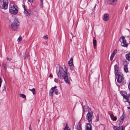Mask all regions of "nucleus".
I'll return each instance as SVG.
<instances>
[{
	"label": "nucleus",
	"instance_id": "nucleus-39",
	"mask_svg": "<svg viewBox=\"0 0 130 130\" xmlns=\"http://www.w3.org/2000/svg\"><path fill=\"white\" fill-rule=\"evenodd\" d=\"M56 78H55V79L54 81H55V82H57L56 81Z\"/></svg>",
	"mask_w": 130,
	"mask_h": 130
},
{
	"label": "nucleus",
	"instance_id": "nucleus-8",
	"mask_svg": "<svg viewBox=\"0 0 130 130\" xmlns=\"http://www.w3.org/2000/svg\"><path fill=\"white\" fill-rule=\"evenodd\" d=\"M112 127L115 130H124V129L122 126L117 127L113 126Z\"/></svg>",
	"mask_w": 130,
	"mask_h": 130
},
{
	"label": "nucleus",
	"instance_id": "nucleus-33",
	"mask_svg": "<svg viewBox=\"0 0 130 130\" xmlns=\"http://www.w3.org/2000/svg\"><path fill=\"white\" fill-rule=\"evenodd\" d=\"M33 0H28V2H30L32 4L33 2Z\"/></svg>",
	"mask_w": 130,
	"mask_h": 130
},
{
	"label": "nucleus",
	"instance_id": "nucleus-36",
	"mask_svg": "<svg viewBox=\"0 0 130 130\" xmlns=\"http://www.w3.org/2000/svg\"><path fill=\"white\" fill-rule=\"evenodd\" d=\"M3 67H4V68H6V65L5 64H4L3 65Z\"/></svg>",
	"mask_w": 130,
	"mask_h": 130
},
{
	"label": "nucleus",
	"instance_id": "nucleus-1",
	"mask_svg": "<svg viewBox=\"0 0 130 130\" xmlns=\"http://www.w3.org/2000/svg\"><path fill=\"white\" fill-rule=\"evenodd\" d=\"M57 75L59 78L64 79L66 83L69 84H70V81L68 78L70 75V73L68 72L65 66L64 68L60 67L56 68Z\"/></svg>",
	"mask_w": 130,
	"mask_h": 130
},
{
	"label": "nucleus",
	"instance_id": "nucleus-29",
	"mask_svg": "<svg viewBox=\"0 0 130 130\" xmlns=\"http://www.w3.org/2000/svg\"><path fill=\"white\" fill-rule=\"evenodd\" d=\"M115 55L112 54L110 58V60H112L113 59V58L114 56Z\"/></svg>",
	"mask_w": 130,
	"mask_h": 130
},
{
	"label": "nucleus",
	"instance_id": "nucleus-14",
	"mask_svg": "<svg viewBox=\"0 0 130 130\" xmlns=\"http://www.w3.org/2000/svg\"><path fill=\"white\" fill-rule=\"evenodd\" d=\"M110 117L111 119L113 121H116L117 120V118L116 117L114 116L113 114H111L110 115Z\"/></svg>",
	"mask_w": 130,
	"mask_h": 130
},
{
	"label": "nucleus",
	"instance_id": "nucleus-18",
	"mask_svg": "<svg viewBox=\"0 0 130 130\" xmlns=\"http://www.w3.org/2000/svg\"><path fill=\"white\" fill-rule=\"evenodd\" d=\"M125 56L126 59L130 61V53L126 54Z\"/></svg>",
	"mask_w": 130,
	"mask_h": 130
},
{
	"label": "nucleus",
	"instance_id": "nucleus-40",
	"mask_svg": "<svg viewBox=\"0 0 130 130\" xmlns=\"http://www.w3.org/2000/svg\"><path fill=\"white\" fill-rule=\"evenodd\" d=\"M70 68L71 69V70H73V68Z\"/></svg>",
	"mask_w": 130,
	"mask_h": 130
},
{
	"label": "nucleus",
	"instance_id": "nucleus-22",
	"mask_svg": "<svg viewBox=\"0 0 130 130\" xmlns=\"http://www.w3.org/2000/svg\"><path fill=\"white\" fill-rule=\"evenodd\" d=\"M29 90L32 92L33 94L34 95L35 93V89L34 88L31 89H29Z\"/></svg>",
	"mask_w": 130,
	"mask_h": 130
},
{
	"label": "nucleus",
	"instance_id": "nucleus-43",
	"mask_svg": "<svg viewBox=\"0 0 130 130\" xmlns=\"http://www.w3.org/2000/svg\"><path fill=\"white\" fill-rule=\"evenodd\" d=\"M11 60V59H9V60Z\"/></svg>",
	"mask_w": 130,
	"mask_h": 130
},
{
	"label": "nucleus",
	"instance_id": "nucleus-38",
	"mask_svg": "<svg viewBox=\"0 0 130 130\" xmlns=\"http://www.w3.org/2000/svg\"><path fill=\"white\" fill-rule=\"evenodd\" d=\"M127 108L128 109H130V107H127Z\"/></svg>",
	"mask_w": 130,
	"mask_h": 130
},
{
	"label": "nucleus",
	"instance_id": "nucleus-12",
	"mask_svg": "<svg viewBox=\"0 0 130 130\" xmlns=\"http://www.w3.org/2000/svg\"><path fill=\"white\" fill-rule=\"evenodd\" d=\"M117 0H108V2L110 4L115 5L116 4Z\"/></svg>",
	"mask_w": 130,
	"mask_h": 130
},
{
	"label": "nucleus",
	"instance_id": "nucleus-35",
	"mask_svg": "<svg viewBox=\"0 0 130 130\" xmlns=\"http://www.w3.org/2000/svg\"><path fill=\"white\" fill-rule=\"evenodd\" d=\"M128 87L130 92V83H129L128 85Z\"/></svg>",
	"mask_w": 130,
	"mask_h": 130
},
{
	"label": "nucleus",
	"instance_id": "nucleus-20",
	"mask_svg": "<svg viewBox=\"0 0 130 130\" xmlns=\"http://www.w3.org/2000/svg\"><path fill=\"white\" fill-rule=\"evenodd\" d=\"M25 10L24 11V13L25 14V15L26 16H28L29 15L30 13L29 12L27 11L26 10L25 8H24Z\"/></svg>",
	"mask_w": 130,
	"mask_h": 130
},
{
	"label": "nucleus",
	"instance_id": "nucleus-24",
	"mask_svg": "<svg viewBox=\"0 0 130 130\" xmlns=\"http://www.w3.org/2000/svg\"><path fill=\"white\" fill-rule=\"evenodd\" d=\"M93 43L94 47H95L96 46V41L95 40H93Z\"/></svg>",
	"mask_w": 130,
	"mask_h": 130
},
{
	"label": "nucleus",
	"instance_id": "nucleus-7",
	"mask_svg": "<svg viewBox=\"0 0 130 130\" xmlns=\"http://www.w3.org/2000/svg\"><path fill=\"white\" fill-rule=\"evenodd\" d=\"M121 38L122 40V42L121 43L122 46L124 47H127L128 45V44L126 41L124 37L123 36L121 37L120 38V40L121 39Z\"/></svg>",
	"mask_w": 130,
	"mask_h": 130
},
{
	"label": "nucleus",
	"instance_id": "nucleus-4",
	"mask_svg": "<svg viewBox=\"0 0 130 130\" xmlns=\"http://www.w3.org/2000/svg\"><path fill=\"white\" fill-rule=\"evenodd\" d=\"M118 83H121L124 79V76L123 74L120 73H118L116 75Z\"/></svg>",
	"mask_w": 130,
	"mask_h": 130
},
{
	"label": "nucleus",
	"instance_id": "nucleus-31",
	"mask_svg": "<svg viewBox=\"0 0 130 130\" xmlns=\"http://www.w3.org/2000/svg\"><path fill=\"white\" fill-rule=\"evenodd\" d=\"M43 38L45 39H47L48 38V36L46 35L43 37Z\"/></svg>",
	"mask_w": 130,
	"mask_h": 130
},
{
	"label": "nucleus",
	"instance_id": "nucleus-37",
	"mask_svg": "<svg viewBox=\"0 0 130 130\" xmlns=\"http://www.w3.org/2000/svg\"><path fill=\"white\" fill-rule=\"evenodd\" d=\"M53 76V75L52 74H50L49 75V77H52Z\"/></svg>",
	"mask_w": 130,
	"mask_h": 130
},
{
	"label": "nucleus",
	"instance_id": "nucleus-19",
	"mask_svg": "<svg viewBox=\"0 0 130 130\" xmlns=\"http://www.w3.org/2000/svg\"><path fill=\"white\" fill-rule=\"evenodd\" d=\"M123 119L122 118L121 119L119 120L117 122L119 124V125L123 123Z\"/></svg>",
	"mask_w": 130,
	"mask_h": 130
},
{
	"label": "nucleus",
	"instance_id": "nucleus-3",
	"mask_svg": "<svg viewBox=\"0 0 130 130\" xmlns=\"http://www.w3.org/2000/svg\"><path fill=\"white\" fill-rule=\"evenodd\" d=\"M9 10L11 14L14 15L16 14L18 12L16 6L13 3L10 4Z\"/></svg>",
	"mask_w": 130,
	"mask_h": 130
},
{
	"label": "nucleus",
	"instance_id": "nucleus-41",
	"mask_svg": "<svg viewBox=\"0 0 130 130\" xmlns=\"http://www.w3.org/2000/svg\"><path fill=\"white\" fill-rule=\"evenodd\" d=\"M95 7H96V5L94 6V9L95 8Z\"/></svg>",
	"mask_w": 130,
	"mask_h": 130
},
{
	"label": "nucleus",
	"instance_id": "nucleus-5",
	"mask_svg": "<svg viewBox=\"0 0 130 130\" xmlns=\"http://www.w3.org/2000/svg\"><path fill=\"white\" fill-rule=\"evenodd\" d=\"M93 118V116L92 112H89L87 114L86 119L88 120V121L89 122H91Z\"/></svg>",
	"mask_w": 130,
	"mask_h": 130
},
{
	"label": "nucleus",
	"instance_id": "nucleus-13",
	"mask_svg": "<svg viewBox=\"0 0 130 130\" xmlns=\"http://www.w3.org/2000/svg\"><path fill=\"white\" fill-rule=\"evenodd\" d=\"M83 110L85 111H88L89 112L90 111V109L87 106H85L83 107Z\"/></svg>",
	"mask_w": 130,
	"mask_h": 130
},
{
	"label": "nucleus",
	"instance_id": "nucleus-26",
	"mask_svg": "<svg viewBox=\"0 0 130 130\" xmlns=\"http://www.w3.org/2000/svg\"><path fill=\"white\" fill-rule=\"evenodd\" d=\"M43 0H40V7H43Z\"/></svg>",
	"mask_w": 130,
	"mask_h": 130
},
{
	"label": "nucleus",
	"instance_id": "nucleus-25",
	"mask_svg": "<svg viewBox=\"0 0 130 130\" xmlns=\"http://www.w3.org/2000/svg\"><path fill=\"white\" fill-rule=\"evenodd\" d=\"M29 56L28 54H25V55L23 56V58L24 59H25L26 58V57Z\"/></svg>",
	"mask_w": 130,
	"mask_h": 130
},
{
	"label": "nucleus",
	"instance_id": "nucleus-23",
	"mask_svg": "<svg viewBox=\"0 0 130 130\" xmlns=\"http://www.w3.org/2000/svg\"><path fill=\"white\" fill-rule=\"evenodd\" d=\"M20 97L23 98H26V96L23 94H20Z\"/></svg>",
	"mask_w": 130,
	"mask_h": 130
},
{
	"label": "nucleus",
	"instance_id": "nucleus-15",
	"mask_svg": "<svg viewBox=\"0 0 130 130\" xmlns=\"http://www.w3.org/2000/svg\"><path fill=\"white\" fill-rule=\"evenodd\" d=\"M115 70L116 72V74H117L118 72V68L117 65H115L114 66Z\"/></svg>",
	"mask_w": 130,
	"mask_h": 130
},
{
	"label": "nucleus",
	"instance_id": "nucleus-21",
	"mask_svg": "<svg viewBox=\"0 0 130 130\" xmlns=\"http://www.w3.org/2000/svg\"><path fill=\"white\" fill-rule=\"evenodd\" d=\"M64 130H71L70 128L68 126V124H66L64 128Z\"/></svg>",
	"mask_w": 130,
	"mask_h": 130
},
{
	"label": "nucleus",
	"instance_id": "nucleus-10",
	"mask_svg": "<svg viewBox=\"0 0 130 130\" xmlns=\"http://www.w3.org/2000/svg\"><path fill=\"white\" fill-rule=\"evenodd\" d=\"M109 15L107 13L105 14L103 16V20L104 21H107L109 20Z\"/></svg>",
	"mask_w": 130,
	"mask_h": 130
},
{
	"label": "nucleus",
	"instance_id": "nucleus-30",
	"mask_svg": "<svg viewBox=\"0 0 130 130\" xmlns=\"http://www.w3.org/2000/svg\"><path fill=\"white\" fill-rule=\"evenodd\" d=\"M117 51L116 50H114L113 51L112 54L115 55L117 53Z\"/></svg>",
	"mask_w": 130,
	"mask_h": 130
},
{
	"label": "nucleus",
	"instance_id": "nucleus-11",
	"mask_svg": "<svg viewBox=\"0 0 130 130\" xmlns=\"http://www.w3.org/2000/svg\"><path fill=\"white\" fill-rule=\"evenodd\" d=\"M86 130H92V127L90 123H87L86 126Z\"/></svg>",
	"mask_w": 130,
	"mask_h": 130
},
{
	"label": "nucleus",
	"instance_id": "nucleus-6",
	"mask_svg": "<svg viewBox=\"0 0 130 130\" xmlns=\"http://www.w3.org/2000/svg\"><path fill=\"white\" fill-rule=\"evenodd\" d=\"M8 4V0H3V4L0 5V6L3 9H7Z\"/></svg>",
	"mask_w": 130,
	"mask_h": 130
},
{
	"label": "nucleus",
	"instance_id": "nucleus-2",
	"mask_svg": "<svg viewBox=\"0 0 130 130\" xmlns=\"http://www.w3.org/2000/svg\"><path fill=\"white\" fill-rule=\"evenodd\" d=\"M19 22L18 18L15 17L11 25L12 29L14 31L17 30L19 28Z\"/></svg>",
	"mask_w": 130,
	"mask_h": 130
},
{
	"label": "nucleus",
	"instance_id": "nucleus-16",
	"mask_svg": "<svg viewBox=\"0 0 130 130\" xmlns=\"http://www.w3.org/2000/svg\"><path fill=\"white\" fill-rule=\"evenodd\" d=\"M73 59L72 58H71L68 62L69 65L70 66H71L73 64Z\"/></svg>",
	"mask_w": 130,
	"mask_h": 130
},
{
	"label": "nucleus",
	"instance_id": "nucleus-42",
	"mask_svg": "<svg viewBox=\"0 0 130 130\" xmlns=\"http://www.w3.org/2000/svg\"><path fill=\"white\" fill-rule=\"evenodd\" d=\"M7 60H8V58H7Z\"/></svg>",
	"mask_w": 130,
	"mask_h": 130
},
{
	"label": "nucleus",
	"instance_id": "nucleus-27",
	"mask_svg": "<svg viewBox=\"0 0 130 130\" xmlns=\"http://www.w3.org/2000/svg\"><path fill=\"white\" fill-rule=\"evenodd\" d=\"M55 93L56 95H58V89H55L54 90Z\"/></svg>",
	"mask_w": 130,
	"mask_h": 130
},
{
	"label": "nucleus",
	"instance_id": "nucleus-9",
	"mask_svg": "<svg viewBox=\"0 0 130 130\" xmlns=\"http://www.w3.org/2000/svg\"><path fill=\"white\" fill-rule=\"evenodd\" d=\"M57 88L56 86H55L54 87H52L51 89L49 92V95L50 96H52L53 95V93L55 89Z\"/></svg>",
	"mask_w": 130,
	"mask_h": 130
},
{
	"label": "nucleus",
	"instance_id": "nucleus-28",
	"mask_svg": "<svg viewBox=\"0 0 130 130\" xmlns=\"http://www.w3.org/2000/svg\"><path fill=\"white\" fill-rule=\"evenodd\" d=\"M22 39V37L21 36H20L18 38L17 41L18 42H19L21 41V40Z\"/></svg>",
	"mask_w": 130,
	"mask_h": 130
},
{
	"label": "nucleus",
	"instance_id": "nucleus-17",
	"mask_svg": "<svg viewBox=\"0 0 130 130\" xmlns=\"http://www.w3.org/2000/svg\"><path fill=\"white\" fill-rule=\"evenodd\" d=\"M124 69L125 72L127 73L128 72V70L127 68V65H125L124 66Z\"/></svg>",
	"mask_w": 130,
	"mask_h": 130
},
{
	"label": "nucleus",
	"instance_id": "nucleus-32",
	"mask_svg": "<svg viewBox=\"0 0 130 130\" xmlns=\"http://www.w3.org/2000/svg\"><path fill=\"white\" fill-rule=\"evenodd\" d=\"M2 82V79L1 78H0V87H1Z\"/></svg>",
	"mask_w": 130,
	"mask_h": 130
},
{
	"label": "nucleus",
	"instance_id": "nucleus-34",
	"mask_svg": "<svg viewBox=\"0 0 130 130\" xmlns=\"http://www.w3.org/2000/svg\"><path fill=\"white\" fill-rule=\"evenodd\" d=\"M96 118L97 121H98L99 120V116L98 115H97L96 116Z\"/></svg>",
	"mask_w": 130,
	"mask_h": 130
}]
</instances>
